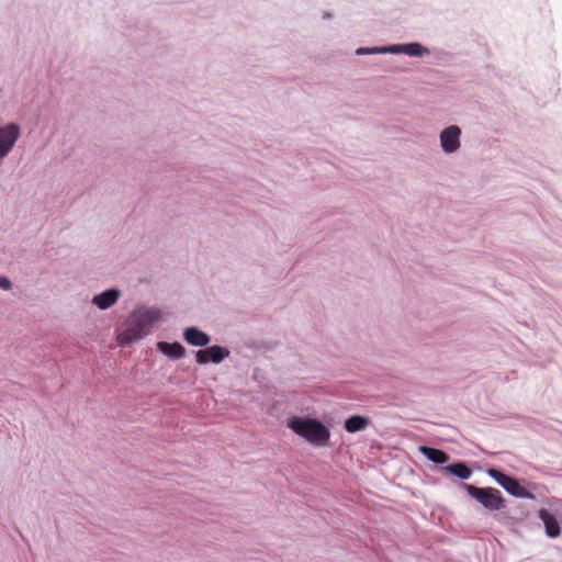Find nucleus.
<instances>
[{
  "instance_id": "8",
  "label": "nucleus",
  "mask_w": 562,
  "mask_h": 562,
  "mask_svg": "<svg viewBox=\"0 0 562 562\" xmlns=\"http://www.w3.org/2000/svg\"><path fill=\"white\" fill-rule=\"evenodd\" d=\"M382 52H389L394 54L403 53L409 56H422L424 53L427 52V49L418 43H411L384 47Z\"/></svg>"
},
{
  "instance_id": "16",
  "label": "nucleus",
  "mask_w": 562,
  "mask_h": 562,
  "mask_svg": "<svg viewBox=\"0 0 562 562\" xmlns=\"http://www.w3.org/2000/svg\"><path fill=\"white\" fill-rule=\"evenodd\" d=\"M383 49H384V48H378V47H373V48H363V47H361V48H358V49L356 50V53H357L358 55H363V54H375V53H383V52H382Z\"/></svg>"
},
{
  "instance_id": "17",
  "label": "nucleus",
  "mask_w": 562,
  "mask_h": 562,
  "mask_svg": "<svg viewBox=\"0 0 562 562\" xmlns=\"http://www.w3.org/2000/svg\"><path fill=\"white\" fill-rule=\"evenodd\" d=\"M10 286H11L10 280L5 277H0V288L8 290V289H10Z\"/></svg>"
},
{
  "instance_id": "9",
  "label": "nucleus",
  "mask_w": 562,
  "mask_h": 562,
  "mask_svg": "<svg viewBox=\"0 0 562 562\" xmlns=\"http://www.w3.org/2000/svg\"><path fill=\"white\" fill-rule=\"evenodd\" d=\"M184 340L192 346H206L210 342V336L196 327H189L183 333Z\"/></svg>"
},
{
  "instance_id": "15",
  "label": "nucleus",
  "mask_w": 562,
  "mask_h": 562,
  "mask_svg": "<svg viewBox=\"0 0 562 562\" xmlns=\"http://www.w3.org/2000/svg\"><path fill=\"white\" fill-rule=\"evenodd\" d=\"M445 471L450 472L462 480L469 479L472 474V470L463 462L449 464L445 468Z\"/></svg>"
},
{
  "instance_id": "10",
  "label": "nucleus",
  "mask_w": 562,
  "mask_h": 562,
  "mask_svg": "<svg viewBox=\"0 0 562 562\" xmlns=\"http://www.w3.org/2000/svg\"><path fill=\"white\" fill-rule=\"evenodd\" d=\"M120 291L116 289H110L95 295L92 303L95 304L100 310H106L119 300Z\"/></svg>"
},
{
  "instance_id": "3",
  "label": "nucleus",
  "mask_w": 562,
  "mask_h": 562,
  "mask_svg": "<svg viewBox=\"0 0 562 562\" xmlns=\"http://www.w3.org/2000/svg\"><path fill=\"white\" fill-rule=\"evenodd\" d=\"M462 486L470 496L475 498L485 508L491 510H498L504 507V498L497 488L476 487L471 484H463Z\"/></svg>"
},
{
  "instance_id": "2",
  "label": "nucleus",
  "mask_w": 562,
  "mask_h": 562,
  "mask_svg": "<svg viewBox=\"0 0 562 562\" xmlns=\"http://www.w3.org/2000/svg\"><path fill=\"white\" fill-rule=\"evenodd\" d=\"M288 427L297 436L316 446L326 445L330 437L329 429L313 418L291 417L288 420Z\"/></svg>"
},
{
  "instance_id": "14",
  "label": "nucleus",
  "mask_w": 562,
  "mask_h": 562,
  "mask_svg": "<svg viewBox=\"0 0 562 562\" xmlns=\"http://www.w3.org/2000/svg\"><path fill=\"white\" fill-rule=\"evenodd\" d=\"M368 425H369L368 418L360 416V415H353L346 419L345 429L348 432H356V431L364 429Z\"/></svg>"
},
{
  "instance_id": "7",
  "label": "nucleus",
  "mask_w": 562,
  "mask_h": 562,
  "mask_svg": "<svg viewBox=\"0 0 562 562\" xmlns=\"http://www.w3.org/2000/svg\"><path fill=\"white\" fill-rule=\"evenodd\" d=\"M461 130L457 125L446 127L440 133V144L446 153H454L460 147Z\"/></svg>"
},
{
  "instance_id": "6",
  "label": "nucleus",
  "mask_w": 562,
  "mask_h": 562,
  "mask_svg": "<svg viewBox=\"0 0 562 562\" xmlns=\"http://www.w3.org/2000/svg\"><path fill=\"white\" fill-rule=\"evenodd\" d=\"M229 351L221 346H212L206 349H202L196 351L195 359L200 364H206L209 362L220 363L226 357H228Z\"/></svg>"
},
{
  "instance_id": "13",
  "label": "nucleus",
  "mask_w": 562,
  "mask_h": 562,
  "mask_svg": "<svg viewBox=\"0 0 562 562\" xmlns=\"http://www.w3.org/2000/svg\"><path fill=\"white\" fill-rule=\"evenodd\" d=\"M419 451L430 461L437 464H442L448 461V454L439 449L430 448L427 446H420Z\"/></svg>"
},
{
  "instance_id": "1",
  "label": "nucleus",
  "mask_w": 562,
  "mask_h": 562,
  "mask_svg": "<svg viewBox=\"0 0 562 562\" xmlns=\"http://www.w3.org/2000/svg\"><path fill=\"white\" fill-rule=\"evenodd\" d=\"M161 318V313L157 308L138 307L134 310L124 323V329L121 330L116 340L122 347L147 336L154 323Z\"/></svg>"
},
{
  "instance_id": "11",
  "label": "nucleus",
  "mask_w": 562,
  "mask_h": 562,
  "mask_svg": "<svg viewBox=\"0 0 562 562\" xmlns=\"http://www.w3.org/2000/svg\"><path fill=\"white\" fill-rule=\"evenodd\" d=\"M539 518L542 520L546 527V533L550 538H555L560 535V526L555 517L547 509H540Z\"/></svg>"
},
{
  "instance_id": "5",
  "label": "nucleus",
  "mask_w": 562,
  "mask_h": 562,
  "mask_svg": "<svg viewBox=\"0 0 562 562\" xmlns=\"http://www.w3.org/2000/svg\"><path fill=\"white\" fill-rule=\"evenodd\" d=\"M20 127L15 123L0 125V159L4 158L20 137Z\"/></svg>"
},
{
  "instance_id": "12",
  "label": "nucleus",
  "mask_w": 562,
  "mask_h": 562,
  "mask_svg": "<svg viewBox=\"0 0 562 562\" xmlns=\"http://www.w3.org/2000/svg\"><path fill=\"white\" fill-rule=\"evenodd\" d=\"M157 348L164 355H167L176 359L182 358L186 355L184 347L179 342L170 344L166 341H160L157 344Z\"/></svg>"
},
{
  "instance_id": "4",
  "label": "nucleus",
  "mask_w": 562,
  "mask_h": 562,
  "mask_svg": "<svg viewBox=\"0 0 562 562\" xmlns=\"http://www.w3.org/2000/svg\"><path fill=\"white\" fill-rule=\"evenodd\" d=\"M487 474L494 479L503 488H505L509 494L516 497L522 498H532L533 495L527 491L524 486L519 484V482L499 470L488 469Z\"/></svg>"
}]
</instances>
